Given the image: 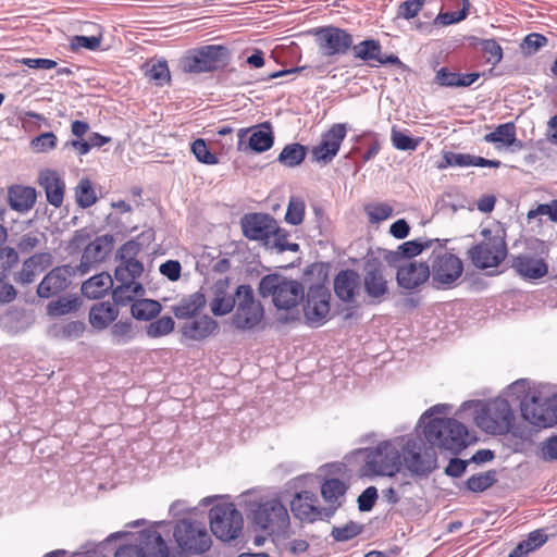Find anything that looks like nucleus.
<instances>
[{
	"label": "nucleus",
	"instance_id": "nucleus-1",
	"mask_svg": "<svg viewBox=\"0 0 557 557\" xmlns=\"http://www.w3.org/2000/svg\"><path fill=\"white\" fill-rule=\"evenodd\" d=\"M446 405H435L429 408L420 418L423 435L430 445L459 453L474 442L467 426L456 419L432 418L435 413H444Z\"/></svg>",
	"mask_w": 557,
	"mask_h": 557
},
{
	"label": "nucleus",
	"instance_id": "nucleus-2",
	"mask_svg": "<svg viewBox=\"0 0 557 557\" xmlns=\"http://www.w3.org/2000/svg\"><path fill=\"white\" fill-rule=\"evenodd\" d=\"M474 407L473 419L478 428L487 434L504 435L507 434L513 422V411L504 398H495L487 403L465 401L459 412Z\"/></svg>",
	"mask_w": 557,
	"mask_h": 557
},
{
	"label": "nucleus",
	"instance_id": "nucleus-3",
	"mask_svg": "<svg viewBox=\"0 0 557 557\" xmlns=\"http://www.w3.org/2000/svg\"><path fill=\"white\" fill-rule=\"evenodd\" d=\"M248 517L255 530L269 536L283 534L290 523L288 510L278 497L250 503Z\"/></svg>",
	"mask_w": 557,
	"mask_h": 557
},
{
	"label": "nucleus",
	"instance_id": "nucleus-4",
	"mask_svg": "<svg viewBox=\"0 0 557 557\" xmlns=\"http://www.w3.org/2000/svg\"><path fill=\"white\" fill-rule=\"evenodd\" d=\"M528 381L520 379L515 381L508 386V391L512 395H517L520 399V408L522 417L531 424L537 428H549L557 423V411L552 406L550 398L545 400L535 392L529 393L524 396Z\"/></svg>",
	"mask_w": 557,
	"mask_h": 557
},
{
	"label": "nucleus",
	"instance_id": "nucleus-5",
	"mask_svg": "<svg viewBox=\"0 0 557 557\" xmlns=\"http://www.w3.org/2000/svg\"><path fill=\"white\" fill-rule=\"evenodd\" d=\"M231 61L230 49L222 45H207L190 49L178 60L184 73L200 74L223 70Z\"/></svg>",
	"mask_w": 557,
	"mask_h": 557
},
{
	"label": "nucleus",
	"instance_id": "nucleus-6",
	"mask_svg": "<svg viewBox=\"0 0 557 557\" xmlns=\"http://www.w3.org/2000/svg\"><path fill=\"white\" fill-rule=\"evenodd\" d=\"M400 447L398 440H394L381 442L373 448H366L362 474L367 476H394L401 466Z\"/></svg>",
	"mask_w": 557,
	"mask_h": 557
},
{
	"label": "nucleus",
	"instance_id": "nucleus-7",
	"mask_svg": "<svg viewBox=\"0 0 557 557\" xmlns=\"http://www.w3.org/2000/svg\"><path fill=\"white\" fill-rule=\"evenodd\" d=\"M259 293L264 298L272 297L274 306L282 310L295 308L305 298L301 283L280 274L263 276L259 283Z\"/></svg>",
	"mask_w": 557,
	"mask_h": 557
},
{
	"label": "nucleus",
	"instance_id": "nucleus-8",
	"mask_svg": "<svg viewBox=\"0 0 557 557\" xmlns=\"http://www.w3.org/2000/svg\"><path fill=\"white\" fill-rule=\"evenodd\" d=\"M431 286L437 290L455 288L462 277L465 268L462 260L441 247L433 250L429 258Z\"/></svg>",
	"mask_w": 557,
	"mask_h": 557
},
{
	"label": "nucleus",
	"instance_id": "nucleus-9",
	"mask_svg": "<svg viewBox=\"0 0 557 557\" xmlns=\"http://www.w3.org/2000/svg\"><path fill=\"white\" fill-rule=\"evenodd\" d=\"M483 240L471 246L467 250V257L471 263L480 270L497 268L507 257V245L504 232L493 234L491 230L481 231Z\"/></svg>",
	"mask_w": 557,
	"mask_h": 557
},
{
	"label": "nucleus",
	"instance_id": "nucleus-10",
	"mask_svg": "<svg viewBox=\"0 0 557 557\" xmlns=\"http://www.w3.org/2000/svg\"><path fill=\"white\" fill-rule=\"evenodd\" d=\"M237 296L238 302L231 317V325L240 332L257 330L264 318V310L255 298L252 287L247 284L237 286Z\"/></svg>",
	"mask_w": 557,
	"mask_h": 557
},
{
	"label": "nucleus",
	"instance_id": "nucleus-11",
	"mask_svg": "<svg viewBox=\"0 0 557 557\" xmlns=\"http://www.w3.org/2000/svg\"><path fill=\"white\" fill-rule=\"evenodd\" d=\"M210 529L214 536L223 542H230L239 536L244 519L233 503H218L209 512Z\"/></svg>",
	"mask_w": 557,
	"mask_h": 557
},
{
	"label": "nucleus",
	"instance_id": "nucleus-12",
	"mask_svg": "<svg viewBox=\"0 0 557 557\" xmlns=\"http://www.w3.org/2000/svg\"><path fill=\"white\" fill-rule=\"evenodd\" d=\"M433 446H426L417 438H408L401 445L404 463L411 475L428 478L437 468V456Z\"/></svg>",
	"mask_w": 557,
	"mask_h": 557
},
{
	"label": "nucleus",
	"instance_id": "nucleus-13",
	"mask_svg": "<svg viewBox=\"0 0 557 557\" xmlns=\"http://www.w3.org/2000/svg\"><path fill=\"white\" fill-rule=\"evenodd\" d=\"M174 537L182 549L193 554H203L210 549L212 544L206 527L200 522L187 519L176 523Z\"/></svg>",
	"mask_w": 557,
	"mask_h": 557
},
{
	"label": "nucleus",
	"instance_id": "nucleus-14",
	"mask_svg": "<svg viewBox=\"0 0 557 557\" xmlns=\"http://www.w3.org/2000/svg\"><path fill=\"white\" fill-rule=\"evenodd\" d=\"M362 285L368 298L381 304L389 294L386 265L379 258H368L363 265Z\"/></svg>",
	"mask_w": 557,
	"mask_h": 557
},
{
	"label": "nucleus",
	"instance_id": "nucleus-15",
	"mask_svg": "<svg viewBox=\"0 0 557 557\" xmlns=\"http://www.w3.org/2000/svg\"><path fill=\"white\" fill-rule=\"evenodd\" d=\"M138 544L121 546L114 557H169V548L156 530H145L138 535Z\"/></svg>",
	"mask_w": 557,
	"mask_h": 557
},
{
	"label": "nucleus",
	"instance_id": "nucleus-16",
	"mask_svg": "<svg viewBox=\"0 0 557 557\" xmlns=\"http://www.w3.org/2000/svg\"><path fill=\"white\" fill-rule=\"evenodd\" d=\"M304 304L306 323L311 327L323 325L330 313L331 293L323 284L311 285Z\"/></svg>",
	"mask_w": 557,
	"mask_h": 557
},
{
	"label": "nucleus",
	"instance_id": "nucleus-17",
	"mask_svg": "<svg viewBox=\"0 0 557 557\" xmlns=\"http://www.w3.org/2000/svg\"><path fill=\"white\" fill-rule=\"evenodd\" d=\"M314 35L319 49L325 57L346 54L354 44L351 34L335 26L319 28Z\"/></svg>",
	"mask_w": 557,
	"mask_h": 557
},
{
	"label": "nucleus",
	"instance_id": "nucleus-18",
	"mask_svg": "<svg viewBox=\"0 0 557 557\" xmlns=\"http://www.w3.org/2000/svg\"><path fill=\"white\" fill-rule=\"evenodd\" d=\"M347 135L346 123H335L321 136V140L311 149L312 160L317 163L327 164L337 156Z\"/></svg>",
	"mask_w": 557,
	"mask_h": 557
},
{
	"label": "nucleus",
	"instance_id": "nucleus-19",
	"mask_svg": "<svg viewBox=\"0 0 557 557\" xmlns=\"http://www.w3.org/2000/svg\"><path fill=\"white\" fill-rule=\"evenodd\" d=\"M139 251V244L135 240L126 242L119 250L121 263L116 267L114 276L117 283L134 284L143 274L144 267L135 259Z\"/></svg>",
	"mask_w": 557,
	"mask_h": 557
},
{
	"label": "nucleus",
	"instance_id": "nucleus-20",
	"mask_svg": "<svg viewBox=\"0 0 557 557\" xmlns=\"http://www.w3.org/2000/svg\"><path fill=\"white\" fill-rule=\"evenodd\" d=\"M237 136V149L239 151L251 149L257 153H261L269 150L274 143V136L270 122H264L248 128H240Z\"/></svg>",
	"mask_w": 557,
	"mask_h": 557
},
{
	"label": "nucleus",
	"instance_id": "nucleus-21",
	"mask_svg": "<svg viewBox=\"0 0 557 557\" xmlns=\"http://www.w3.org/2000/svg\"><path fill=\"white\" fill-rule=\"evenodd\" d=\"M276 220L268 213H250L242 219L244 235L251 240L271 244V234L275 232Z\"/></svg>",
	"mask_w": 557,
	"mask_h": 557
},
{
	"label": "nucleus",
	"instance_id": "nucleus-22",
	"mask_svg": "<svg viewBox=\"0 0 557 557\" xmlns=\"http://www.w3.org/2000/svg\"><path fill=\"white\" fill-rule=\"evenodd\" d=\"M397 269L396 280L401 288L412 290L425 282H431L428 262L404 261L403 264L393 265Z\"/></svg>",
	"mask_w": 557,
	"mask_h": 557
},
{
	"label": "nucleus",
	"instance_id": "nucleus-23",
	"mask_svg": "<svg viewBox=\"0 0 557 557\" xmlns=\"http://www.w3.org/2000/svg\"><path fill=\"white\" fill-rule=\"evenodd\" d=\"M112 249L113 237L111 235L107 234L96 237L85 247L77 271L82 275L88 273L96 264L104 261Z\"/></svg>",
	"mask_w": 557,
	"mask_h": 557
},
{
	"label": "nucleus",
	"instance_id": "nucleus-24",
	"mask_svg": "<svg viewBox=\"0 0 557 557\" xmlns=\"http://www.w3.org/2000/svg\"><path fill=\"white\" fill-rule=\"evenodd\" d=\"M77 268L71 265H61L53 268L45 275L37 287V295L40 298L53 297L69 287L71 276L75 274Z\"/></svg>",
	"mask_w": 557,
	"mask_h": 557
},
{
	"label": "nucleus",
	"instance_id": "nucleus-25",
	"mask_svg": "<svg viewBox=\"0 0 557 557\" xmlns=\"http://www.w3.org/2000/svg\"><path fill=\"white\" fill-rule=\"evenodd\" d=\"M290 510L297 519L304 522H313L325 517V508L318 506V497L310 491L296 493L290 500Z\"/></svg>",
	"mask_w": 557,
	"mask_h": 557
},
{
	"label": "nucleus",
	"instance_id": "nucleus-26",
	"mask_svg": "<svg viewBox=\"0 0 557 557\" xmlns=\"http://www.w3.org/2000/svg\"><path fill=\"white\" fill-rule=\"evenodd\" d=\"M219 323L208 314L195 318L182 325L181 333L186 339L202 342L219 332Z\"/></svg>",
	"mask_w": 557,
	"mask_h": 557
},
{
	"label": "nucleus",
	"instance_id": "nucleus-27",
	"mask_svg": "<svg viewBox=\"0 0 557 557\" xmlns=\"http://www.w3.org/2000/svg\"><path fill=\"white\" fill-rule=\"evenodd\" d=\"M360 275L355 270H342L334 278V292L344 302H351L359 293Z\"/></svg>",
	"mask_w": 557,
	"mask_h": 557
},
{
	"label": "nucleus",
	"instance_id": "nucleus-28",
	"mask_svg": "<svg viewBox=\"0 0 557 557\" xmlns=\"http://www.w3.org/2000/svg\"><path fill=\"white\" fill-rule=\"evenodd\" d=\"M438 242V239H435ZM433 239H412L403 243L396 250H389L385 253V261L389 265L403 264L404 259H411L419 256L423 250L430 248L433 245Z\"/></svg>",
	"mask_w": 557,
	"mask_h": 557
},
{
	"label": "nucleus",
	"instance_id": "nucleus-29",
	"mask_svg": "<svg viewBox=\"0 0 557 557\" xmlns=\"http://www.w3.org/2000/svg\"><path fill=\"white\" fill-rule=\"evenodd\" d=\"M39 184L45 189L47 201L59 208L63 203L65 184L59 173L53 170L40 172Z\"/></svg>",
	"mask_w": 557,
	"mask_h": 557
},
{
	"label": "nucleus",
	"instance_id": "nucleus-30",
	"mask_svg": "<svg viewBox=\"0 0 557 557\" xmlns=\"http://www.w3.org/2000/svg\"><path fill=\"white\" fill-rule=\"evenodd\" d=\"M347 485L339 479L333 478L327 479L321 486V494L324 502L329 505L325 508V517L330 518L339 508L344 500L347 492Z\"/></svg>",
	"mask_w": 557,
	"mask_h": 557
},
{
	"label": "nucleus",
	"instance_id": "nucleus-31",
	"mask_svg": "<svg viewBox=\"0 0 557 557\" xmlns=\"http://www.w3.org/2000/svg\"><path fill=\"white\" fill-rule=\"evenodd\" d=\"M512 268L520 276L528 280L541 278L548 272V267L543 259L525 255L516 257L512 261Z\"/></svg>",
	"mask_w": 557,
	"mask_h": 557
},
{
	"label": "nucleus",
	"instance_id": "nucleus-32",
	"mask_svg": "<svg viewBox=\"0 0 557 557\" xmlns=\"http://www.w3.org/2000/svg\"><path fill=\"white\" fill-rule=\"evenodd\" d=\"M117 315L119 310L114 305L108 301L99 302L94 305L89 311V323L95 330L102 331L114 322Z\"/></svg>",
	"mask_w": 557,
	"mask_h": 557
},
{
	"label": "nucleus",
	"instance_id": "nucleus-33",
	"mask_svg": "<svg viewBox=\"0 0 557 557\" xmlns=\"http://www.w3.org/2000/svg\"><path fill=\"white\" fill-rule=\"evenodd\" d=\"M206 304L205 295L200 292H196L182 298L180 302L173 307V313L180 320L191 319L202 311Z\"/></svg>",
	"mask_w": 557,
	"mask_h": 557
},
{
	"label": "nucleus",
	"instance_id": "nucleus-34",
	"mask_svg": "<svg viewBox=\"0 0 557 557\" xmlns=\"http://www.w3.org/2000/svg\"><path fill=\"white\" fill-rule=\"evenodd\" d=\"M113 287V280L107 272L91 276L83 283L82 293L89 299H99L103 297Z\"/></svg>",
	"mask_w": 557,
	"mask_h": 557
},
{
	"label": "nucleus",
	"instance_id": "nucleus-35",
	"mask_svg": "<svg viewBox=\"0 0 557 557\" xmlns=\"http://www.w3.org/2000/svg\"><path fill=\"white\" fill-rule=\"evenodd\" d=\"M548 540L543 529H537L528 534L525 540H522L511 550L509 557H527L530 553L542 547Z\"/></svg>",
	"mask_w": 557,
	"mask_h": 557
},
{
	"label": "nucleus",
	"instance_id": "nucleus-36",
	"mask_svg": "<svg viewBox=\"0 0 557 557\" xmlns=\"http://www.w3.org/2000/svg\"><path fill=\"white\" fill-rule=\"evenodd\" d=\"M9 201L12 209L27 211L36 201V191L33 187L13 186L9 189Z\"/></svg>",
	"mask_w": 557,
	"mask_h": 557
},
{
	"label": "nucleus",
	"instance_id": "nucleus-37",
	"mask_svg": "<svg viewBox=\"0 0 557 557\" xmlns=\"http://www.w3.org/2000/svg\"><path fill=\"white\" fill-rule=\"evenodd\" d=\"M382 46L379 40L366 39L357 45L352 44L351 51L356 59L367 62L372 67H377Z\"/></svg>",
	"mask_w": 557,
	"mask_h": 557
},
{
	"label": "nucleus",
	"instance_id": "nucleus-38",
	"mask_svg": "<svg viewBox=\"0 0 557 557\" xmlns=\"http://www.w3.org/2000/svg\"><path fill=\"white\" fill-rule=\"evenodd\" d=\"M49 256L46 253H37L30 256L23 262L22 270L15 276V282L22 285L30 284L44 260H46Z\"/></svg>",
	"mask_w": 557,
	"mask_h": 557
},
{
	"label": "nucleus",
	"instance_id": "nucleus-39",
	"mask_svg": "<svg viewBox=\"0 0 557 557\" xmlns=\"http://www.w3.org/2000/svg\"><path fill=\"white\" fill-rule=\"evenodd\" d=\"M238 302L237 289L233 295L216 290L210 304L211 311L216 317H223L233 311Z\"/></svg>",
	"mask_w": 557,
	"mask_h": 557
},
{
	"label": "nucleus",
	"instance_id": "nucleus-40",
	"mask_svg": "<svg viewBox=\"0 0 557 557\" xmlns=\"http://www.w3.org/2000/svg\"><path fill=\"white\" fill-rule=\"evenodd\" d=\"M161 309L162 307L157 300L138 299L132 304L131 312L136 320L149 321L156 318Z\"/></svg>",
	"mask_w": 557,
	"mask_h": 557
},
{
	"label": "nucleus",
	"instance_id": "nucleus-41",
	"mask_svg": "<svg viewBox=\"0 0 557 557\" xmlns=\"http://www.w3.org/2000/svg\"><path fill=\"white\" fill-rule=\"evenodd\" d=\"M484 140L509 147L516 141V126L511 122L500 124L494 132L486 134Z\"/></svg>",
	"mask_w": 557,
	"mask_h": 557
},
{
	"label": "nucleus",
	"instance_id": "nucleus-42",
	"mask_svg": "<svg viewBox=\"0 0 557 557\" xmlns=\"http://www.w3.org/2000/svg\"><path fill=\"white\" fill-rule=\"evenodd\" d=\"M307 149L300 144L286 145L277 160L285 166L295 168L299 165L306 158Z\"/></svg>",
	"mask_w": 557,
	"mask_h": 557
},
{
	"label": "nucleus",
	"instance_id": "nucleus-43",
	"mask_svg": "<svg viewBox=\"0 0 557 557\" xmlns=\"http://www.w3.org/2000/svg\"><path fill=\"white\" fill-rule=\"evenodd\" d=\"M75 198L77 205L83 208H89L97 201V195L89 178L83 177L75 187Z\"/></svg>",
	"mask_w": 557,
	"mask_h": 557
},
{
	"label": "nucleus",
	"instance_id": "nucleus-44",
	"mask_svg": "<svg viewBox=\"0 0 557 557\" xmlns=\"http://www.w3.org/2000/svg\"><path fill=\"white\" fill-rule=\"evenodd\" d=\"M143 293L144 288L140 283H119V285L112 290V298L115 304L127 305L133 301L137 295H141Z\"/></svg>",
	"mask_w": 557,
	"mask_h": 557
},
{
	"label": "nucleus",
	"instance_id": "nucleus-45",
	"mask_svg": "<svg viewBox=\"0 0 557 557\" xmlns=\"http://www.w3.org/2000/svg\"><path fill=\"white\" fill-rule=\"evenodd\" d=\"M110 334L111 342L113 345L121 346L128 344L135 337L132 321L120 320L115 322L111 327Z\"/></svg>",
	"mask_w": 557,
	"mask_h": 557
},
{
	"label": "nucleus",
	"instance_id": "nucleus-46",
	"mask_svg": "<svg viewBox=\"0 0 557 557\" xmlns=\"http://www.w3.org/2000/svg\"><path fill=\"white\" fill-rule=\"evenodd\" d=\"M146 76L158 86H164L170 83L171 74L165 60H157L147 63Z\"/></svg>",
	"mask_w": 557,
	"mask_h": 557
},
{
	"label": "nucleus",
	"instance_id": "nucleus-47",
	"mask_svg": "<svg viewBox=\"0 0 557 557\" xmlns=\"http://www.w3.org/2000/svg\"><path fill=\"white\" fill-rule=\"evenodd\" d=\"M462 8L458 12H440L433 20V25L437 27L449 26L463 21L469 13L470 2L469 0H460Z\"/></svg>",
	"mask_w": 557,
	"mask_h": 557
},
{
	"label": "nucleus",
	"instance_id": "nucleus-48",
	"mask_svg": "<svg viewBox=\"0 0 557 557\" xmlns=\"http://www.w3.org/2000/svg\"><path fill=\"white\" fill-rule=\"evenodd\" d=\"M306 205L299 197H290L285 213V222L297 226L304 222Z\"/></svg>",
	"mask_w": 557,
	"mask_h": 557
},
{
	"label": "nucleus",
	"instance_id": "nucleus-49",
	"mask_svg": "<svg viewBox=\"0 0 557 557\" xmlns=\"http://www.w3.org/2000/svg\"><path fill=\"white\" fill-rule=\"evenodd\" d=\"M79 302L77 298H59L55 301H51L47 306V312L51 317H61L67 313L74 312L78 309Z\"/></svg>",
	"mask_w": 557,
	"mask_h": 557
},
{
	"label": "nucleus",
	"instance_id": "nucleus-50",
	"mask_svg": "<svg viewBox=\"0 0 557 557\" xmlns=\"http://www.w3.org/2000/svg\"><path fill=\"white\" fill-rule=\"evenodd\" d=\"M496 482L495 472L487 471L485 473H479L471 475L466 481V486L473 493H481L490 488Z\"/></svg>",
	"mask_w": 557,
	"mask_h": 557
},
{
	"label": "nucleus",
	"instance_id": "nucleus-51",
	"mask_svg": "<svg viewBox=\"0 0 557 557\" xmlns=\"http://www.w3.org/2000/svg\"><path fill=\"white\" fill-rule=\"evenodd\" d=\"M288 232L275 224V232L271 234V244L265 245L270 248H276L278 251H298L299 245L288 242Z\"/></svg>",
	"mask_w": 557,
	"mask_h": 557
},
{
	"label": "nucleus",
	"instance_id": "nucleus-52",
	"mask_svg": "<svg viewBox=\"0 0 557 557\" xmlns=\"http://www.w3.org/2000/svg\"><path fill=\"white\" fill-rule=\"evenodd\" d=\"M173 330L174 320L169 315H164L151 322L147 326L146 332L149 337L157 338L170 334Z\"/></svg>",
	"mask_w": 557,
	"mask_h": 557
},
{
	"label": "nucleus",
	"instance_id": "nucleus-53",
	"mask_svg": "<svg viewBox=\"0 0 557 557\" xmlns=\"http://www.w3.org/2000/svg\"><path fill=\"white\" fill-rule=\"evenodd\" d=\"M361 532V524L354 521H349L342 527H334L332 529L331 535L337 542H346L358 536Z\"/></svg>",
	"mask_w": 557,
	"mask_h": 557
},
{
	"label": "nucleus",
	"instance_id": "nucleus-54",
	"mask_svg": "<svg viewBox=\"0 0 557 557\" xmlns=\"http://www.w3.org/2000/svg\"><path fill=\"white\" fill-rule=\"evenodd\" d=\"M18 262L15 249L4 247L0 249V283L8 276L10 270Z\"/></svg>",
	"mask_w": 557,
	"mask_h": 557
},
{
	"label": "nucleus",
	"instance_id": "nucleus-55",
	"mask_svg": "<svg viewBox=\"0 0 557 557\" xmlns=\"http://www.w3.org/2000/svg\"><path fill=\"white\" fill-rule=\"evenodd\" d=\"M191 152L195 158L203 164L213 165L218 163V158L212 153L203 139L198 138L191 144Z\"/></svg>",
	"mask_w": 557,
	"mask_h": 557
},
{
	"label": "nucleus",
	"instance_id": "nucleus-56",
	"mask_svg": "<svg viewBox=\"0 0 557 557\" xmlns=\"http://www.w3.org/2000/svg\"><path fill=\"white\" fill-rule=\"evenodd\" d=\"M480 47L486 55L487 63L497 65L502 61L503 48L495 39H482Z\"/></svg>",
	"mask_w": 557,
	"mask_h": 557
},
{
	"label": "nucleus",
	"instance_id": "nucleus-57",
	"mask_svg": "<svg viewBox=\"0 0 557 557\" xmlns=\"http://www.w3.org/2000/svg\"><path fill=\"white\" fill-rule=\"evenodd\" d=\"M57 143V136L52 132H46L30 140V148L35 152H48L55 148Z\"/></svg>",
	"mask_w": 557,
	"mask_h": 557
},
{
	"label": "nucleus",
	"instance_id": "nucleus-58",
	"mask_svg": "<svg viewBox=\"0 0 557 557\" xmlns=\"http://www.w3.org/2000/svg\"><path fill=\"white\" fill-rule=\"evenodd\" d=\"M364 210L372 224L388 219L393 213V208L388 203H370Z\"/></svg>",
	"mask_w": 557,
	"mask_h": 557
},
{
	"label": "nucleus",
	"instance_id": "nucleus-59",
	"mask_svg": "<svg viewBox=\"0 0 557 557\" xmlns=\"http://www.w3.org/2000/svg\"><path fill=\"white\" fill-rule=\"evenodd\" d=\"M547 41L548 40L544 35L539 33H531L523 38L520 48L524 54L530 55L545 47Z\"/></svg>",
	"mask_w": 557,
	"mask_h": 557
},
{
	"label": "nucleus",
	"instance_id": "nucleus-60",
	"mask_svg": "<svg viewBox=\"0 0 557 557\" xmlns=\"http://www.w3.org/2000/svg\"><path fill=\"white\" fill-rule=\"evenodd\" d=\"M101 45V36H73L71 38V49L77 51L79 49H87L95 51Z\"/></svg>",
	"mask_w": 557,
	"mask_h": 557
},
{
	"label": "nucleus",
	"instance_id": "nucleus-61",
	"mask_svg": "<svg viewBox=\"0 0 557 557\" xmlns=\"http://www.w3.org/2000/svg\"><path fill=\"white\" fill-rule=\"evenodd\" d=\"M391 139L393 146L396 149L403 151L414 150L418 146V143L412 137L400 131H397L395 127L392 129Z\"/></svg>",
	"mask_w": 557,
	"mask_h": 557
},
{
	"label": "nucleus",
	"instance_id": "nucleus-62",
	"mask_svg": "<svg viewBox=\"0 0 557 557\" xmlns=\"http://www.w3.org/2000/svg\"><path fill=\"white\" fill-rule=\"evenodd\" d=\"M426 0H406L399 5L398 15L405 20L416 17L422 10Z\"/></svg>",
	"mask_w": 557,
	"mask_h": 557
},
{
	"label": "nucleus",
	"instance_id": "nucleus-63",
	"mask_svg": "<svg viewBox=\"0 0 557 557\" xmlns=\"http://www.w3.org/2000/svg\"><path fill=\"white\" fill-rule=\"evenodd\" d=\"M85 331V323L82 321H71L65 324H63L60 330L59 334L61 337L66 339H74L82 336V334Z\"/></svg>",
	"mask_w": 557,
	"mask_h": 557
},
{
	"label": "nucleus",
	"instance_id": "nucleus-64",
	"mask_svg": "<svg viewBox=\"0 0 557 557\" xmlns=\"http://www.w3.org/2000/svg\"><path fill=\"white\" fill-rule=\"evenodd\" d=\"M540 456L544 461L557 460V435L548 437L541 444Z\"/></svg>",
	"mask_w": 557,
	"mask_h": 557
}]
</instances>
